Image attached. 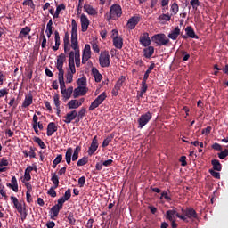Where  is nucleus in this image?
I'll use <instances>...</instances> for the list:
<instances>
[{"label": "nucleus", "mask_w": 228, "mask_h": 228, "mask_svg": "<svg viewBox=\"0 0 228 228\" xmlns=\"http://www.w3.org/2000/svg\"><path fill=\"white\" fill-rule=\"evenodd\" d=\"M122 17V7L118 4H114L110 6L109 13L106 14V20L110 22V20H117Z\"/></svg>", "instance_id": "nucleus-1"}, {"label": "nucleus", "mask_w": 228, "mask_h": 228, "mask_svg": "<svg viewBox=\"0 0 228 228\" xmlns=\"http://www.w3.org/2000/svg\"><path fill=\"white\" fill-rule=\"evenodd\" d=\"M11 200L13 203L14 209H17L18 213L20 215L21 221L24 222L28 218V210L26 209V204L19 202L17 197L11 196Z\"/></svg>", "instance_id": "nucleus-2"}, {"label": "nucleus", "mask_w": 228, "mask_h": 228, "mask_svg": "<svg viewBox=\"0 0 228 228\" xmlns=\"http://www.w3.org/2000/svg\"><path fill=\"white\" fill-rule=\"evenodd\" d=\"M151 40L154 42V44H157V45H159L160 47L163 45H168V44H170V39L167 37V35L164 33L155 34L151 37Z\"/></svg>", "instance_id": "nucleus-3"}, {"label": "nucleus", "mask_w": 228, "mask_h": 228, "mask_svg": "<svg viewBox=\"0 0 228 228\" xmlns=\"http://www.w3.org/2000/svg\"><path fill=\"white\" fill-rule=\"evenodd\" d=\"M176 218H180V220H183L186 222V216L180 215L176 209L167 210L166 212V219L169 220V222H173Z\"/></svg>", "instance_id": "nucleus-4"}, {"label": "nucleus", "mask_w": 228, "mask_h": 228, "mask_svg": "<svg viewBox=\"0 0 228 228\" xmlns=\"http://www.w3.org/2000/svg\"><path fill=\"white\" fill-rule=\"evenodd\" d=\"M99 64L102 69H106L110 67V52L108 51L101 52V54L99 57Z\"/></svg>", "instance_id": "nucleus-5"}, {"label": "nucleus", "mask_w": 228, "mask_h": 228, "mask_svg": "<svg viewBox=\"0 0 228 228\" xmlns=\"http://www.w3.org/2000/svg\"><path fill=\"white\" fill-rule=\"evenodd\" d=\"M151 118H152V113L151 112H146L145 114L141 115V117L138 119V128L139 129H143L149 122H151Z\"/></svg>", "instance_id": "nucleus-6"}, {"label": "nucleus", "mask_w": 228, "mask_h": 228, "mask_svg": "<svg viewBox=\"0 0 228 228\" xmlns=\"http://www.w3.org/2000/svg\"><path fill=\"white\" fill-rule=\"evenodd\" d=\"M182 212L183 215V216H185L186 220L189 218L190 220H197L199 218V215L197 214V211L193 209V208H187L186 209L182 208Z\"/></svg>", "instance_id": "nucleus-7"}, {"label": "nucleus", "mask_w": 228, "mask_h": 228, "mask_svg": "<svg viewBox=\"0 0 228 228\" xmlns=\"http://www.w3.org/2000/svg\"><path fill=\"white\" fill-rule=\"evenodd\" d=\"M79 42L77 41V22L76 20H71V45H77Z\"/></svg>", "instance_id": "nucleus-8"}, {"label": "nucleus", "mask_w": 228, "mask_h": 228, "mask_svg": "<svg viewBox=\"0 0 228 228\" xmlns=\"http://www.w3.org/2000/svg\"><path fill=\"white\" fill-rule=\"evenodd\" d=\"M90 58H92V49L90 47V45L86 44L85 45V48H84L83 53H82L83 65H85L86 63V61H88V60H90Z\"/></svg>", "instance_id": "nucleus-9"}, {"label": "nucleus", "mask_w": 228, "mask_h": 228, "mask_svg": "<svg viewBox=\"0 0 228 228\" xmlns=\"http://www.w3.org/2000/svg\"><path fill=\"white\" fill-rule=\"evenodd\" d=\"M80 24H81V31L82 33H86L88 31V26H90V20L86 14L82 13L80 16Z\"/></svg>", "instance_id": "nucleus-10"}, {"label": "nucleus", "mask_w": 228, "mask_h": 228, "mask_svg": "<svg viewBox=\"0 0 228 228\" xmlns=\"http://www.w3.org/2000/svg\"><path fill=\"white\" fill-rule=\"evenodd\" d=\"M71 49L76 51L75 63L76 67H81V52L79 50V44L71 45Z\"/></svg>", "instance_id": "nucleus-11"}, {"label": "nucleus", "mask_w": 228, "mask_h": 228, "mask_svg": "<svg viewBox=\"0 0 228 228\" xmlns=\"http://www.w3.org/2000/svg\"><path fill=\"white\" fill-rule=\"evenodd\" d=\"M138 22H140V16H133L127 21L126 28L127 29H134L136 26H138Z\"/></svg>", "instance_id": "nucleus-12"}, {"label": "nucleus", "mask_w": 228, "mask_h": 228, "mask_svg": "<svg viewBox=\"0 0 228 228\" xmlns=\"http://www.w3.org/2000/svg\"><path fill=\"white\" fill-rule=\"evenodd\" d=\"M99 149V141L97 140V135H95L93 140L91 146L89 147L87 152L89 156H93V154Z\"/></svg>", "instance_id": "nucleus-13"}, {"label": "nucleus", "mask_w": 228, "mask_h": 228, "mask_svg": "<svg viewBox=\"0 0 228 228\" xmlns=\"http://www.w3.org/2000/svg\"><path fill=\"white\" fill-rule=\"evenodd\" d=\"M140 44L142 45V47H149L151 45V37H149V33L144 32L139 39Z\"/></svg>", "instance_id": "nucleus-14"}, {"label": "nucleus", "mask_w": 228, "mask_h": 228, "mask_svg": "<svg viewBox=\"0 0 228 228\" xmlns=\"http://www.w3.org/2000/svg\"><path fill=\"white\" fill-rule=\"evenodd\" d=\"M58 131V126H56V123L54 122H50L47 125V131H46V135L47 136H53Z\"/></svg>", "instance_id": "nucleus-15"}, {"label": "nucleus", "mask_w": 228, "mask_h": 228, "mask_svg": "<svg viewBox=\"0 0 228 228\" xmlns=\"http://www.w3.org/2000/svg\"><path fill=\"white\" fill-rule=\"evenodd\" d=\"M77 117V110H72L64 116V122L65 124H70L72 120H76V118Z\"/></svg>", "instance_id": "nucleus-16"}, {"label": "nucleus", "mask_w": 228, "mask_h": 228, "mask_svg": "<svg viewBox=\"0 0 228 228\" xmlns=\"http://www.w3.org/2000/svg\"><path fill=\"white\" fill-rule=\"evenodd\" d=\"M179 35H181V28H179V27H175L173 30H171L167 37L171 40H177V38H179Z\"/></svg>", "instance_id": "nucleus-17"}, {"label": "nucleus", "mask_w": 228, "mask_h": 228, "mask_svg": "<svg viewBox=\"0 0 228 228\" xmlns=\"http://www.w3.org/2000/svg\"><path fill=\"white\" fill-rule=\"evenodd\" d=\"M33 104V94L29 93L25 96V100L21 105V108H29Z\"/></svg>", "instance_id": "nucleus-18"}, {"label": "nucleus", "mask_w": 228, "mask_h": 228, "mask_svg": "<svg viewBox=\"0 0 228 228\" xmlns=\"http://www.w3.org/2000/svg\"><path fill=\"white\" fill-rule=\"evenodd\" d=\"M66 61L67 56H65V53H61L59 56H57L56 69H63V64Z\"/></svg>", "instance_id": "nucleus-19"}, {"label": "nucleus", "mask_w": 228, "mask_h": 228, "mask_svg": "<svg viewBox=\"0 0 228 228\" xmlns=\"http://www.w3.org/2000/svg\"><path fill=\"white\" fill-rule=\"evenodd\" d=\"M79 95H86V87L78 86V87L75 88V90L73 92L74 99H77V97Z\"/></svg>", "instance_id": "nucleus-20"}, {"label": "nucleus", "mask_w": 228, "mask_h": 228, "mask_svg": "<svg viewBox=\"0 0 228 228\" xmlns=\"http://www.w3.org/2000/svg\"><path fill=\"white\" fill-rule=\"evenodd\" d=\"M84 12H86V13H87L88 15H97L98 13L96 9L88 4H84Z\"/></svg>", "instance_id": "nucleus-21"}, {"label": "nucleus", "mask_w": 228, "mask_h": 228, "mask_svg": "<svg viewBox=\"0 0 228 228\" xmlns=\"http://www.w3.org/2000/svg\"><path fill=\"white\" fill-rule=\"evenodd\" d=\"M31 33V28L26 26L23 28H21L20 32L18 35V37L20 38L21 40H24Z\"/></svg>", "instance_id": "nucleus-22"}, {"label": "nucleus", "mask_w": 228, "mask_h": 228, "mask_svg": "<svg viewBox=\"0 0 228 228\" xmlns=\"http://www.w3.org/2000/svg\"><path fill=\"white\" fill-rule=\"evenodd\" d=\"M12 183H7V187L11 188V190L14 191L15 193H17L19 191V183H17V178L15 176L12 177L11 180Z\"/></svg>", "instance_id": "nucleus-23"}, {"label": "nucleus", "mask_w": 228, "mask_h": 228, "mask_svg": "<svg viewBox=\"0 0 228 228\" xmlns=\"http://www.w3.org/2000/svg\"><path fill=\"white\" fill-rule=\"evenodd\" d=\"M92 74L96 83H101V81H102V75L99 72V69H97V68H92Z\"/></svg>", "instance_id": "nucleus-24"}, {"label": "nucleus", "mask_w": 228, "mask_h": 228, "mask_svg": "<svg viewBox=\"0 0 228 228\" xmlns=\"http://www.w3.org/2000/svg\"><path fill=\"white\" fill-rule=\"evenodd\" d=\"M177 13H179V4H177V2H171L170 15L174 17V15H177Z\"/></svg>", "instance_id": "nucleus-25"}, {"label": "nucleus", "mask_w": 228, "mask_h": 228, "mask_svg": "<svg viewBox=\"0 0 228 228\" xmlns=\"http://www.w3.org/2000/svg\"><path fill=\"white\" fill-rule=\"evenodd\" d=\"M63 10H67V6H65V4L56 5V11L53 14V19H60V13H61Z\"/></svg>", "instance_id": "nucleus-26"}, {"label": "nucleus", "mask_w": 228, "mask_h": 228, "mask_svg": "<svg viewBox=\"0 0 228 228\" xmlns=\"http://www.w3.org/2000/svg\"><path fill=\"white\" fill-rule=\"evenodd\" d=\"M74 152V150L72 148H68L65 153V160L67 165H70L72 163V154Z\"/></svg>", "instance_id": "nucleus-27"}, {"label": "nucleus", "mask_w": 228, "mask_h": 228, "mask_svg": "<svg viewBox=\"0 0 228 228\" xmlns=\"http://www.w3.org/2000/svg\"><path fill=\"white\" fill-rule=\"evenodd\" d=\"M113 40V45L116 47V49H122L124 45V39L119 37H114Z\"/></svg>", "instance_id": "nucleus-28"}, {"label": "nucleus", "mask_w": 228, "mask_h": 228, "mask_svg": "<svg viewBox=\"0 0 228 228\" xmlns=\"http://www.w3.org/2000/svg\"><path fill=\"white\" fill-rule=\"evenodd\" d=\"M79 106H81V102H79V101H77V100H70L68 102L69 110H77V108H79Z\"/></svg>", "instance_id": "nucleus-29"}, {"label": "nucleus", "mask_w": 228, "mask_h": 228, "mask_svg": "<svg viewBox=\"0 0 228 228\" xmlns=\"http://www.w3.org/2000/svg\"><path fill=\"white\" fill-rule=\"evenodd\" d=\"M185 32H186L187 37H189L190 38L199 39V36H197L195 34V30H193V28L191 26H188L185 28Z\"/></svg>", "instance_id": "nucleus-30"}, {"label": "nucleus", "mask_w": 228, "mask_h": 228, "mask_svg": "<svg viewBox=\"0 0 228 228\" xmlns=\"http://www.w3.org/2000/svg\"><path fill=\"white\" fill-rule=\"evenodd\" d=\"M61 209V208H59L57 205H54L52 207V208L50 210L52 220H54V218H56V216H58V215H60Z\"/></svg>", "instance_id": "nucleus-31"}, {"label": "nucleus", "mask_w": 228, "mask_h": 228, "mask_svg": "<svg viewBox=\"0 0 228 228\" xmlns=\"http://www.w3.org/2000/svg\"><path fill=\"white\" fill-rule=\"evenodd\" d=\"M152 54H154V46H148L143 49L144 58H151Z\"/></svg>", "instance_id": "nucleus-32"}, {"label": "nucleus", "mask_w": 228, "mask_h": 228, "mask_svg": "<svg viewBox=\"0 0 228 228\" xmlns=\"http://www.w3.org/2000/svg\"><path fill=\"white\" fill-rule=\"evenodd\" d=\"M54 40H55V45L54 46H52V49L53 51H58V49H60V32H58L57 30L54 31Z\"/></svg>", "instance_id": "nucleus-33"}, {"label": "nucleus", "mask_w": 228, "mask_h": 228, "mask_svg": "<svg viewBox=\"0 0 228 228\" xmlns=\"http://www.w3.org/2000/svg\"><path fill=\"white\" fill-rule=\"evenodd\" d=\"M211 165L213 166L212 170H216V172H222V164L220 163V160L213 159L211 160Z\"/></svg>", "instance_id": "nucleus-34"}, {"label": "nucleus", "mask_w": 228, "mask_h": 228, "mask_svg": "<svg viewBox=\"0 0 228 228\" xmlns=\"http://www.w3.org/2000/svg\"><path fill=\"white\" fill-rule=\"evenodd\" d=\"M72 92H74V87L70 86L68 89L61 91V94H62L65 99H70V97H72Z\"/></svg>", "instance_id": "nucleus-35"}, {"label": "nucleus", "mask_w": 228, "mask_h": 228, "mask_svg": "<svg viewBox=\"0 0 228 228\" xmlns=\"http://www.w3.org/2000/svg\"><path fill=\"white\" fill-rule=\"evenodd\" d=\"M155 67H156V64L154 62H151L148 69L145 71L142 80L147 81V79H149V74H151V72L154 70Z\"/></svg>", "instance_id": "nucleus-36"}, {"label": "nucleus", "mask_w": 228, "mask_h": 228, "mask_svg": "<svg viewBox=\"0 0 228 228\" xmlns=\"http://www.w3.org/2000/svg\"><path fill=\"white\" fill-rule=\"evenodd\" d=\"M46 36L48 38H51V35H53V20L51 19L47 25H46V30H45Z\"/></svg>", "instance_id": "nucleus-37"}, {"label": "nucleus", "mask_w": 228, "mask_h": 228, "mask_svg": "<svg viewBox=\"0 0 228 228\" xmlns=\"http://www.w3.org/2000/svg\"><path fill=\"white\" fill-rule=\"evenodd\" d=\"M79 152H81V146H77L74 150L73 155H71L72 161H77V158H79Z\"/></svg>", "instance_id": "nucleus-38"}, {"label": "nucleus", "mask_w": 228, "mask_h": 228, "mask_svg": "<svg viewBox=\"0 0 228 228\" xmlns=\"http://www.w3.org/2000/svg\"><path fill=\"white\" fill-rule=\"evenodd\" d=\"M61 159H63V155H61V154L57 155L55 159L53 161L52 167L56 168V167H58V165H60V163H61Z\"/></svg>", "instance_id": "nucleus-39"}, {"label": "nucleus", "mask_w": 228, "mask_h": 228, "mask_svg": "<svg viewBox=\"0 0 228 228\" xmlns=\"http://www.w3.org/2000/svg\"><path fill=\"white\" fill-rule=\"evenodd\" d=\"M51 181L52 183H53L54 188H58V186H60V178L58 177V175H56V173L53 175Z\"/></svg>", "instance_id": "nucleus-40"}, {"label": "nucleus", "mask_w": 228, "mask_h": 228, "mask_svg": "<svg viewBox=\"0 0 228 228\" xmlns=\"http://www.w3.org/2000/svg\"><path fill=\"white\" fill-rule=\"evenodd\" d=\"M126 81V77L125 76H121L118 80L117 81L116 85L114 87L118 88L120 90V88H122V86L124 85V82Z\"/></svg>", "instance_id": "nucleus-41"}, {"label": "nucleus", "mask_w": 228, "mask_h": 228, "mask_svg": "<svg viewBox=\"0 0 228 228\" xmlns=\"http://www.w3.org/2000/svg\"><path fill=\"white\" fill-rule=\"evenodd\" d=\"M106 97H108V95L106 94V92H103L95 100L99 104H102L104 101H106Z\"/></svg>", "instance_id": "nucleus-42"}, {"label": "nucleus", "mask_w": 228, "mask_h": 228, "mask_svg": "<svg viewBox=\"0 0 228 228\" xmlns=\"http://www.w3.org/2000/svg\"><path fill=\"white\" fill-rule=\"evenodd\" d=\"M57 70H59V73H58L59 81H64L65 70H63V68H57Z\"/></svg>", "instance_id": "nucleus-43"}, {"label": "nucleus", "mask_w": 228, "mask_h": 228, "mask_svg": "<svg viewBox=\"0 0 228 228\" xmlns=\"http://www.w3.org/2000/svg\"><path fill=\"white\" fill-rule=\"evenodd\" d=\"M87 163H88V157H83L77 161V167H85V165H86Z\"/></svg>", "instance_id": "nucleus-44"}, {"label": "nucleus", "mask_w": 228, "mask_h": 228, "mask_svg": "<svg viewBox=\"0 0 228 228\" xmlns=\"http://www.w3.org/2000/svg\"><path fill=\"white\" fill-rule=\"evenodd\" d=\"M68 222L70 225H76V218H74V213L70 212L68 215Z\"/></svg>", "instance_id": "nucleus-45"}, {"label": "nucleus", "mask_w": 228, "mask_h": 228, "mask_svg": "<svg viewBox=\"0 0 228 228\" xmlns=\"http://www.w3.org/2000/svg\"><path fill=\"white\" fill-rule=\"evenodd\" d=\"M85 115H86V109L82 108L79 111L78 114H77L78 121L83 120Z\"/></svg>", "instance_id": "nucleus-46"}, {"label": "nucleus", "mask_w": 228, "mask_h": 228, "mask_svg": "<svg viewBox=\"0 0 228 228\" xmlns=\"http://www.w3.org/2000/svg\"><path fill=\"white\" fill-rule=\"evenodd\" d=\"M34 142L37 143V145L41 149H45V143L42 142V139H40V137H34Z\"/></svg>", "instance_id": "nucleus-47"}, {"label": "nucleus", "mask_w": 228, "mask_h": 228, "mask_svg": "<svg viewBox=\"0 0 228 228\" xmlns=\"http://www.w3.org/2000/svg\"><path fill=\"white\" fill-rule=\"evenodd\" d=\"M99 106H101V103H99L97 100H94L89 106V111H94V110L99 108Z\"/></svg>", "instance_id": "nucleus-48"}, {"label": "nucleus", "mask_w": 228, "mask_h": 228, "mask_svg": "<svg viewBox=\"0 0 228 228\" xmlns=\"http://www.w3.org/2000/svg\"><path fill=\"white\" fill-rule=\"evenodd\" d=\"M22 4L23 6H29L32 10H35V3L33 0H25Z\"/></svg>", "instance_id": "nucleus-49"}, {"label": "nucleus", "mask_w": 228, "mask_h": 228, "mask_svg": "<svg viewBox=\"0 0 228 228\" xmlns=\"http://www.w3.org/2000/svg\"><path fill=\"white\" fill-rule=\"evenodd\" d=\"M171 19H172V15L171 14H161L159 17V20H166V22L170 21Z\"/></svg>", "instance_id": "nucleus-50"}, {"label": "nucleus", "mask_w": 228, "mask_h": 228, "mask_svg": "<svg viewBox=\"0 0 228 228\" xmlns=\"http://www.w3.org/2000/svg\"><path fill=\"white\" fill-rule=\"evenodd\" d=\"M70 197H72V191H71L70 189H68V190L65 191V193H64L62 199L67 201V200H70Z\"/></svg>", "instance_id": "nucleus-51"}, {"label": "nucleus", "mask_w": 228, "mask_h": 228, "mask_svg": "<svg viewBox=\"0 0 228 228\" xmlns=\"http://www.w3.org/2000/svg\"><path fill=\"white\" fill-rule=\"evenodd\" d=\"M111 140H113V137L111 136H107L102 142V147L106 148L110 145V142H111Z\"/></svg>", "instance_id": "nucleus-52"}, {"label": "nucleus", "mask_w": 228, "mask_h": 228, "mask_svg": "<svg viewBox=\"0 0 228 228\" xmlns=\"http://www.w3.org/2000/svg\"><path fill=\"white\" fill-rule=\"evenodd\" d=\"M74 81V74L68 71L66 74V83H72Z\"/></svg>", "instance_id": "nucleus-53"}, {"label": "nucleus", "mask_w": 228, "mask_h": 228, "mask_svg": "<svg viewBox=\"0 0 228 228\" xmlns=\"http://www.w3.org/2000/svg\"><path fill=\"white\" fill-rule=\"evenodd\" d=\"M208 172L215 179H220V174L215 171V169H209Z\"/></svg>", "instance_id": "nucleus-54"}, {"label": "nucleus", "mask_w": 228, "mask_h": 228, "mask_svg": "<svg viewBox=\"0 0 228 228\" xmlns=\"http://www.w3.org/2000/svg\"><path fill=\"white\" fill-rule=\"evenodd\" d=\"M147 88H149L148 86H147V80H142V87H141L142 94H145L147 92Z\"/></svg>", "instance_id": "nucleus-55"}, {"label": "nucleus", "mask_w": 228, "mask_h": 228, "mask_svg": "<svg viewBox=\"0 0 228 228\" xmlns=\"http://www.w3.org/2000/svg\"><path fill=\"white\" fill-rule=\"evenodd\" d=\"M226 156H228V150L227 149H225L224 151H223L220 153H218V158L220 159H225Z\"/></svg>", "instance_id": "nucleus-56"}, {"label": "nucleus", "mask_w": 228, "mask_h": 228, "mask_svg": "<svg viewBox=\"0 0 228 228\" xmlns=\"http://www.w3.org/2000/svg\"><path fill=\"white\" fill-rule=\"evenodd\" d=\"M86 183V177L85 176H81L79 179H78V186L79 188H83V186H85V183Z\"/></svg>", "instance_id": "nucleus-57"}, {"label": "nucleus", "mask_w": 228, "mask_h": 228, "mask_svg": "<svg viewBox=\"0 0 228 228\" xmlns=\"http://www.w3.org/2000/svg\"><path fill=\"white\" fill-rule=\"evenodd\" d=\"M63 44H64V45H70V38L69 37V32L65 33Z\"/></svg>", "instance_id": "nucleus-58"}, {"label": "nucleus", "mask_w": 228, "mask_h": 228, "mask_svg": "<svg viewBox=\"0 0 228 228\" xmlns=\"http://www.w3.org/2000/svg\"><path fill=\"white\" fill-rule=\"evenodd\" d=\"M53 102H54L56 108H60V95L59 94H54Z\"/></svg>", "instance_id": "nucleus-59"}, {"label": "nucleus", "mask_w": 228, "mask_h": 228, "mask_svg": "<svg viewBox=\"0 0 228 228\" xmlns=\"http://www.w3.org/2000/svg\"><path fill=\"white\" fill-rule=\"evenodd\" d=\"M54 190H56V188L51 187L47 191V193L50 195V197H53V199H54V197H56V191H54Z\"/></svg>", "instance_id": "nucleus-60"}, {"label": "nucleus", "mask_w": 228, "mask_h": 228, "mask_svg": "<svg viewBox=\"0 0 228 228\" xmlns=\"http://www.w3.org/2000/svg\"><path fill=\"white\" fill-rule=\"evenodd\" d=\"M183 57V61H188V60H190V53H188V52L186 51H182L181 52Z\"/></svg>", "instance_id": "nucleus-61"}, {"label": "nucleus", "mask_w": 228, "mask_h": 228, "mask_svg": "<svg viewBox=\"0 0 228 228\" xmlns=\"http://www.w3.org/2000/svg\"><path fill=\"white\" fill-rule=\"evenodd\" d=\"M191 5L195 10V9H197L198 6H200V2L199 0H191Z\"/></svg>", "instance_id": "nucleus-62"}, {"label": "nucleus", "mask_w": 228, "mask_h": 228, "mask_svg": "<svg viewBox=\"0 0 228 228\" xmlns=\"http://www.w3.org/2000/svg\"><path fill=\"white\" fill-rule=\"evenodd\" d=\"M8 165H10V162L8 161V159L2 158L0 159V167H8Z\"/></svg>", "instance_id": "nucleus-63"}, {"label": "nucleus", "mask_w": 228, "mask_h": 228, "mask_svg": "<svg viewBox=\"0 0 228 228\" xmlns=\"http://www.w3.org/2000/svg\"><path fill=\"white\" fill-rule=\"evenodd\" d=\"M79 86H86V78L82 77L77 80Z\"/></svg>", "instance_id": "nucleus-64"}]
</instances>
